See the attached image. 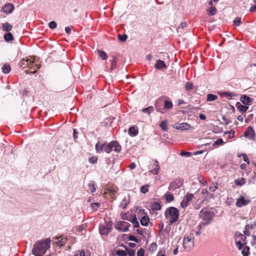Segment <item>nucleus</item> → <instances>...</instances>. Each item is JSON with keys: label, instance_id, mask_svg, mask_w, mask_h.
Instances as JSON below:
<instances>
[{"label": "nucleus", "instance_id": "1", "mask_svg": "<svg viewBox=\"0 0 256 256\" xmlns=\"http://www.w3.org/2000/svg\"><path fill=\"white\" fill-rule=\"evenodd\" d=\"M50 240L46 238L36 242L33 247L32 252L36 256H42L47 250L50 248Z\"/></svg>", "mask_w": 256, "mask_h": 256}, {"label": "nucleus", "instance_id": "2", "mask_svg": "<svg viewBox=\"0 0 256 256\" xmlns=\"http://www.w3.org/2000/svg\"><path fill=\"white\" fill-rule=\"evenodd\" d=\"M20 66L23 69L29 68V70H26V74H35L40 68L39 66L34 64V58L32 57L22 59Z\"/></svg>", "mask_w": 256, "mask_h": 256}, {"label": "nucleus", "instance_id": "3", "mask_svg": "<svg viewBox=\"0 0 256 256\" xmlns=\"http://www.w3.org/2000/svg\"><path fill=\"white\" fill-rule=\"evenodd\" d=\"M164 216L166 219L168 220L170 224H173L176 222L178 218L179 210L175 207H169L166 210Z\"/></svg>", "mask_w": 256, "mask_h": 256}, {"label": "nucleus", "instance_id": "4", "mask_svg": "<svg viewBox=\"0 0 256 256\" xmlns=\"http://www.w3.org/2000/svg\"><path fill=\"white\" fill-rule=\"evenodd\" d=\"M214 216V213L206 208H203L200 212V217L205 221L202 223L204 225L210 224Z\"/></svg>", "mask_w": 256, "mask_h": 256}, {"label": "nucleus", "instance_id": "5", "mask_svg": "<svg viewBox=\"0 0 256 256\" xmlns=\"http://www.w3.org/2000/svg\"><path fill=\"white\" fill-rule=\"evenodd\" d=\"M194 236L192 233L186 235L184 238L183 246L186 251H190L194 248Z\"/></svg>", "mask_w": 256, "mask_h": 256}, {"label": "nucleus", "instance_id": "6", "mask_svg": "<svg viewBox=\"0 0 256 256\" xmlns=\"http://www.w3.org/2000/svg\"><path fill=\"white\" fill-rule=\"evenodd\" d=\"M122 150L120 144L116 141H112L107 144L105 148V152L106 153H110L112 151L114 150L116 152H118Z\"/></svg>", "mask_w": 256, "mask_h": 256}, {"label": "nucleus", "instance_id": "7", "mask_svg": "<svg viewBox=\"0 0 256 256\" xmlns=\"http://www.w3.org/2000/svg\"><path fill=\"white\" fill-rule=\"evenodd\" d=\"M130 224L125 221L118 222L115 225L116 229L122 232H126L128 230V228Z\"/></svg>", "mask_w": 256, "mask_h": 256}, {"label": "nucleus", "instance_id": "8", "mask_svg": "<svg viewBox=\"0 0 256 256\" xmlns=\"http://www.w3.org/2000/svg\"><path fill=\"white\" fill-rule=\"evenodd\" d=\"M250 200L248 198H246L244 196H241L236 200V206L238 208L246 206L250 204Z\"/></svg>", "mask_w": 256, "mask_h": 256}, {"label": "nucleus", "instance_id": "9", "mask_svg": "<svg viewBox=\"0 0 256 256\" xmlns=\"http://www.w3.org/2000/svg\"><path fill=\"white\" fill-rule=\"evenodd\" d=\"M194 198V195L192 194H187L183 198L180 202V206L182 208H186L189 204L190 202Z\"/></svg>", "mask_w": 256, "mask_h": 256}, {"label": "nucleus", "instance_id": "10", "mask_svg": "<svg viewBox=\"0 0 256 256\" xmlns=\"http://www.w3.org/2000/svg\"><path fill=\"white\" fill-rule=\"evenodd\" d=\"M111 225L108 224H100L99 227L100 232L101 234L107 235L111 230Z\"/></svg>", "mask_w": 256, "mask_h": 256}, {"label": "nucleus", "instance_id": "11", "mask_svg": "<svg viewBox=\"0 0 256 256\" xmlns=\"http://www.w3.org/2000/svg\"><path fill=\"white\" fill-rule=\"evenodd\" d=\"M107 144L105 142L98 141L96 144L95 148L96 152L100 153L105 152V148L107 146Z\"/></svg>", "mask_w": 256, "mask_h": 256}, {"label": "nucleus", "instance_id": "12", "mask_svg": "<svg viewBox=\"0 0 256 256\" xmlns=\"http://www.w3.org/2000/svg\"><path fill=\"white\" fill-rule=\"evenodd\" d=\"M244 136L250 139L254 138L256 136V134L254 128L252 126L248 127L244 132Z\"/></svg>", "mask_w": 256, "mask_h": 256}, {"label": "nucleus", "instance_id": "13", "mask_svg": "<svg viewBox=\"0 0 256 256\" xmlns=\"http://www.w3.org/2000/svg\"><path fill=\"white\" fill-rule=\"evenodd\" d=\"M2 10L6 14H11L14 9V5L10 3L7 4L2 7Z\"/></svg>", "mask_w": 256, "mask_h": 256}, {"label": "nucleus", "instance_id": "14", "mask_svg": "<svg viewBox=\"0 0 256 256\" xmlns=\"http://www.w3.org/2000/svg\"><path fill=\"white\" fill-rule=\"evenodd\" d=\"M163 105L164 100L162 98H159L156 102L155 108L158 112L164 113Z\"/></svg>", "mask_w": 256, "mask_h": 256}, {"label": "nucleus", "instance_id": "15", "mask_svg": "<svg viewBox=\"0 0 256 256\" xmlns=\"http://www.w3.org/2000/svg\"><path fill=\"white\" fill-rule=\"evenodd\" d=\"M240 101L245 105H250L252 102V100L249 96L244 95L241 96Z\"/></svg>", "mask_w": 256, "mask_h": 256}, {"label": "nucleus", "instance_id": "16", "mask_svg": "<svg viewBox=\"0 0 256 256\" xmlns=\"http://www.w3.org/2000/svg\"><path fill=\"white\" fill-rule=\"evenodd\" d=\"M155 67L157 69L161 70L164 68H166V66L164 61L158 60H157V62L155 64Z\"/></svg>", "mask_w": 256, "mask_h": 256}, {"label": "nucleus", "instance_id": "17", "mask_svg": "<svg viewBox=\"0 0 256 256\" xmlns=\"http://www.w3.org/2000/svg\"><path fill=\"white\" fill-rule=\"evenodd\" d=\"M150 222L149 217L147 215L142 216L140 219V222L142 226H146Z\"/></svg>", "mask_w": 256, "mask_h": 256}, {"label": "nucleus", "instance_id": "18", "mask_svg": "<svg viewBox=\"0 0 256 256\" xmlns=\"http://www.w3.org/2000/svg\"><path fill=\"white\" fill-rule=\"evenodd\" d=\"M216 12L217 10L214 6H210L206 10V14L209 16L214 15Z\"/></svg>", "mask_w": 256, "mask_h": 256}, {"label": "nucleus", "instance_id": "19", "mask_svg": "<svg viewBox=\"0 0 256 256\" xmlns=\"http://www.w3.org/2000/svg\"><path fill=\"white\" fill-rule=\"evenodd\" d=\"M138 128L136 126H131L128 130V134L131 136H136L138 134Z\"/></svg>", "mask_w": 256, "mask_h": 256}, {"label": "nucleus", "instance_id": "20", "mask_svg": "<svg viewBox=\"0 0 256 256\" xmlns=\"http://www.w3.org/2000/svg\"><path fill=\"white\" fill-rule=\"evenodd\" d=\"M236 106L238 110L240 112H246L248 108V107L241 104L240 102H237Z\"/></svg>", "mask_w": 256, "mask_h": 256}, {"label": "nucleus", "instance_id": "21", "mask_svg": "<svg viewBox=\"0 0 256 256\" xmlns=\"http://www.w3.org/2000/svg\"><path fill=\"white\" fill-rule=\"evenodd\" d=\"M12 26L8 22H5L2 24V29L4 31L10 32L12 30Z\"/></svg>", "mask_w": 256, "mask_h": 256}, {"label": "nucleus", "instance_id": "22", "mask_svg": "<svg viewBox=\"0 0 256 256\" xmlns=\"http://www.w3.org/2000/svg\"><path fill=\"white\" fill-rule=\"evenodd\" d=\"M153 166H154V168L152 169V172L154 174H158L159 171L158 162V161H155Z\"/></svg>", "mask_w": 256, "mask_h": 256}, {"label": "nucleus", "instance_id": "23", "mask_svg": "<svg viewBox=\"0 0 256 256\" xmlns=\"http://www.w3.org/2000/svg\"><path fill=\"white\" fill-rule=\"evenodd\" d=\"M161 208L160 204L158 202H154L152 204L151 208L152 210H159Z\"/></svg>", "mask_w": 256, "mask_h": 256}, {"label": "nucleus", "instance_id": "24", "mask_svg": "<svg viewBox=\"0 0 256 256\" xmlns=\"http://www.w3.org/2000/svg\"><path fill=\"white\" fill-rule=\"evenodd\" d=\"M164 197L166 201L168 202H171L174 200V196L170 192H166L164 194Z\"/></svg>", "mask_w": 256, "mask_h": 256}, {"label": "nucleus", "instance_id": "25", "mask_svg": "<svg viewBox=\"0 0 256 256\" xmlns=\"http://www.w3.org/2000/svg\"><path fill=\"white\" fill-rule=\"evenodd\" d=\"M190 127V124L187 123H182L179 124L178 126L177 127V129L180 130H188Z\"/></svg>", "mask_w": 256, "mask_h": 256}, {"label": "nucleus", "instance_id": "26", "mask_svg": "<svg viewBox=\"0 0 256 256\" xmlns=\"http://www.w3.org/2000/svg\"><path fill=\"white\" fill-rule=\"evenodd\" d=\"M234 238L236 241L238 240H243L244 239L246 238V236L242 234L240 232H237L234 234Z\"/></svg>", "mask_w": 256, "mask_h": 256}, {"label": "nucleus", "instance_id": "27", "mask_svg": "<svg viewBox=\"0 0 256 256\" xmlns=\"http://www.w3.org/2000/svg\"><path fill=\"white\" fill-rule=\"evenodd\" d=\"M4 37V40L7 42H10L14 39L13 35L10 32L5 34Z\"/></svg>", "mask_w": 256, "mask_h": 256}, {"label": "nucleus", "instance_id": "28", "mask_svg": "<svg viewBox=\"0 0 256 256\" xmlns=\"http://www.w3.org/2000/svg\"><path fill=\"white\" fill-rule=\"evenodd\" d=\"M164 109H171L172 107V104L171 102H170L167 100H165L164 101Z\"/></svg>", "mask_w": 256, "mask_h": 256}, {"label": "nucleus", "instance_id": "29", "mask_svg": "<svg viewBox=\"0 0 256 256\" xmlns=\"http://www.w3.org/2000/svg\"><path fill=\"white\" fill-rule=\"evenodd\" d=\"M246 183L245 179L243 178L240 179H236L234 180V184L238 186H242Z\"/></svg>", "mask_w": 256, "mask_h": 256}, {"label": "nucleus", "instance_id": "30", "mask_svg": "<svg viewBox=\"0 0 256 256\" xmlns=\"http://www.w3.org/2000/svg\"><path fill=\"white\" fill-rule=\"evenodd\" d=\"M11 70L10 66L8 64H4L2 67V71L4 74H8Z\"/></svg>", "mask_w": 256, "mask_h": 256}, {"label": "nucleus", "instance_id": "31", "mask_svg": "<svg viewBox=\"0 0 256 256\" xmlns=\"http://www.w3.org/2000/svg\"><path fill=\"white\" fill-rule=\"evenodd\" d=\"M98 56L100 57L103 60H106L108 58V55L106 52H105L102 50H98Z\"/></svg>", "mask_w": 256, "mask_h": 256}, {"label": "nucleus", "instance_id": "32", "mask_svg": "<svg viewBox=\"0 0 256 256\" xmlns=\"http://www.w3.org/2000/svg\"><path fill=\"white\" fill-rule=\"evenodd\" d=\"M158 248V246L156 242H152L148 247V250L151 252H155Z\"/></svg>", "mask_w": 256, "mask_h": 256}, {"label": "nucleus", "instance_id": "33", "mask_svg": "<svg viewBox=\"0 0 256 256\" xmlns=\"http://www.w3.org/2000/svg\"><path fill=\"white\" fill-rule=\"evenodd\" d=\"M67 242V238H62L61 240H58L56 242V244L58 246L60 247H62L64 246Z\"/></svg>", "mask_w": 256, "mask_h": 256}, {"label": "nucleus", "instance_id": "34", "mask_svg": "<svg viewBox=\"0 0 256 256\" xmlns=\"http://www.w3.org/2000/svg\"><path fill=\"white\" fill-rule=\"evenodd\" d=\"M218 98V97L217 96L210 94L207 95L206 100L208 102H210V101L215 100H217Z\"/></svg>", "mask_w": 256, "mask_h": 256}, {"label": "nucleus", "instance_id": "35", "mask_svg": "<svg viewBox=\"0 0 256 256\" xmlns=\"http://www.w3.org/2000/svg\"><path fill=\"white\" fill-rule=\"evenodd\" d=\"M133 224L134 228H138L140 226L139 223L137 220L136 216H134L131 220H130Z\"/></svg>", "mask_w": 256, "mask_h": 256}, {"label": "nucleus", "instance_id": "36", "mask_svg": "<svg viewBox=\"0 0 256 256\" xmlns=\"http://www.w3.org/2000/svg\"><path fill=\"white\" fill-rule=\"evenodd\" d=\"M154 110V107L152 106H150L148 108H143L142 111L143 112L149 114H150V112H152Z\"/></svg>", "mask_w": 256, "mask_h": 256}, {"label": "nucleus", "instance_id": "37", "mask_svg": "<svg viewBox=\"0 0 256 256\" xmlns=\"http://www.w3.org/2000/svg\"><path fill=\"white\" fill-rule=\"evenodd\" d=\"M116 254L119 256H126L127 252L122 250H118L116 251Z\"/></svg>", "mask_w": 256, "mask_h": 256}, {"label": "nucleus", "instance_id": "38", "mask_svg": "<svg viewBox=\"0 0 256 256\" xmlns=\"http://www.w3.org/2000/svg\"><path fill=\"white\" fill-rule=\"evenodd\" d=\"M150 186L148 184H146L143 186H142L140 188V192L143 194H146L148 191V188Z\"/></svg>", "mask_w": 256, "mask_h": 256}, {"label": "nucleus", "instance_id": "39", "mask_svg": "<svg viewBox=\"0 0 256 256\" xmlns=\"http://www.w3.org/2000/svg\"><path fill=\"white\" fill-rule=\"evenodd\" d=\"M218 182H216L215 183L213 184L212 186H210L209 188V190L210 192H215V190H217L218 188Z\"/></svg>", "mask_w": 256, "mask_h": 256}, {"label": "nucleus", "instance_id": "40", "mask_svg": "<svg viewBox=\"0 0 256 256\" xmlns=\"http://www.w3.org/2000/svg\"><path fill=\"white\" fill-rule=\"evenodd\" d=\"M116 68V62L115 58H114L111 62L110 72L114 70Z\"/></svg>", "mask_w": 256, "mask_h": 256}, {"label": "nucleus", "instance_id": "41", "mask_svg": "<svg viewBox=\"0 0 256 256\" xmlns=\"http://www.w3.org/2000/svg\"><path fill=\"white\" fill-rule=\"evenodd\" d=\"M160 127L162 130H168L167 122L166 121H162L160 124Z\"/></svg>", "mask_w": 256, "mask_h": 256}, {"label": "nucleus", "instance_id": "42", "mask_svg": "<svg viewBox=\"0 0 256 256\" xmlns=\"http://www.w3.org/2000/svg\"><path fill=\"white\" fill-rule=\"evenodd\" d=\"M88 187L89 190H90L91 192H94L96 191L95 186L93 182L90 183L88 184Z\"/></svg>", "mask_w": 256, "mask_h": 256}, {"label": "nucleus", "instance_id": "43", "mask_svg": "<svg viewBox=\"0 0 256 256\" xmlns=\"http://www.w3.org/2000/svg\"><path fill=\"white\" fill-rule=\"evenodd\" d=\"M224 144V141L222 138H219L217 140L215 141L212 146H217L218 145H222Z\"/></svg>", "mask_w": 256, "mask_h": 256}, {"label": "nucleus", "instance_id": "44", "mask_svg": "<svg viewBox=\"0 0 256 256\" xmlns=\"http://www.w3.org/2000/svg\"><path fill=\"white\" fill-rule=\"evenodd\" d=\"M98 158L96 156H93L89 158L88 162L91 164H96L97 162Z\"/></svg>", "mask_w": 256, "mask_h": 256}, {"label": "nucleus", "instance_id": "45", "mask_svg": "<svg viewBox=\"0 0 256 256\" xmlns=\"http://www.w3.org/2000/svg\"><path fill=\"white\" fill-rule=\"evenodd\" d=\"M128 38V36L126 34H119L118 36V38L120 41L125 42Z\"/></svg>", "mask_w": 256, "mask_h": 256}, {"label": "nucleus", "instance_id": "46", "mask_svg": "<svg viewBox=\"0 0 256 256\" xmlns=\"http://www.w3.org/2000/svg\"><path fill=\"white\" fill-rule=\"evenodd\" d=\"M234 25H236V26H240L242 22H241V18L239 17H236L235 18L234 21Z\"/></svg>", "mask_w": 256, "mask_h": 256}, {"label": "nucleus", "instance_id": "47", "mask_svg": "<svg viewBox=\"0 0 256 256\" xmlns=\"http://www.w3.org/2000/svg\"><path fill=\"white\" fill-rule=\"evenodd\" d=\"M185 88L187 90H192L193 88V84L190 82H186L185 86Z\"/></svg>", "mask_w": 256, "mask_h": 256}, {"label": "nucleus", "instance_id": "48", "mask_svg": "<svg viewBox=\"0 0 256 256\" xmlns=\"http://www.w3.org/2000/svg\"><path fill=\"white\" fill-rule=\"evenodd\" d=\"M100 204L98 202H94L91 204V207L92 210H96L100 206Z\"/></svg>", "mask_w": 256, "mask_h": 256}, {"label": "nucleus", "instance_id": "49", "mask_svg": "<svg viewBox=\"0 0 256 256\" xmlns=\"http://www.w3.org/2000/svg\"><path fill=\"white\" fill-rule=\"evenodd\" d=\"M48 26L51 29H54L56 28L57 24L54 21H51L49 23Z\"/></svg>", "mask_w": 256, "mask_h": 256}, {"label": "nucleus", "instance_id": "50", "mask_svg": "<svg viewBox=\"0 0 256 256\" xmlns=\"http://www.w3.org/2000/svg\"><path fill=\"white\" fill-rule=\"evenodd\" d=\"M85 252L83 250L76 251L74 254V256H84Z\"/></svg>", "mask_w": 256, "mask_h": 256}, {"label": "nucleus", "instance_id": "51", "mask_svg": "<svg viewBox=\"0 0 256 256\" xmlns=\"http://www.w3.org/2000/svg\"><path fill=\"white\" fill-rule=\"evenodd\" d=\"M144 250L142 248H140L137 252V256H144Z\"/></svg>", "mask_w": 256, "mask_h": 256}, {"label": "nucleus", "instance_id": "52", "mask_svg": "<svg viewBox=\"0 0 256 256\" xmlns=\"http://www.w3.org/2000/svg\"><path fill=\"white\" fill-rule=\"evenodd\" d=\"M249 250V248L248 246H246L242 251V255L244 256H248Z\"/></svg>", "mask_w": 256, "mask_h": 256}, {"label": "nucleus", "instance_id": "53", "mask_svg": "<svg viewBox=\"0 0 256 256\" xmlns=\"http://www.w3.org/2000/svg\"><path fill=\"white\" fill-rule=\"evenodd\" d=\"M124 248H126V251H128V254L130 256H134L135 255V250H128L127 248L125 246Z\"/></svg>", "mask_w": 256, "mask_h": 256}, {"label": "nucleus", "instance_id": "54", "mask_svg": "<svg viewBox=\"0 0 256 256\" xmlns=\"http://www.w3.org/2000/svg\"><path fill=\"white\" fill-rule=\"evenodd\" d=\"M242 156L244 160L248 164H249L250 160L249 159L247 156V155L246 154H242Z\"/></svg>", "mask_w": 256, "mask_h": 256}, {"label": "nucleus", "instance_id": "55", "mask_svg": "<svg viewBox=\"0 0 256 256\" xmlns=\"http://www.w3.org/2000/svg\"><path fill=\"white\" fill-rule=\"evenodd\" d=\"M128 240H130L134 241V242H138V238L136 236H134L132 235H130L128 236Z\"/></svg>", "mask_w": 256, "mask_h": 256}, {"label": "nucleus", "instance_id": "56", "mask_svg": "<svg viewBox=\"0 0 256 256\" xmlns=\"http://www.w3.org/2000/svg\"><path fill=\"white\" fill-rule=\"evenodd\" d=\"M180 155L182 156H190L191 155V153L190 152H186L182 151L180 153Z\"/></svg>", "mask_w": 256, "mask_h": 256}, {"label": "nucleus", "instance_id": "57", "mask_svg": "<svg viewBox=\"0 0 256 256\" xmlns=\"http://www.w3.org/2000/svg\"><path fill=\"white\" fill-rule=\"evenodd\" d=\"M166 251L165 250H160L158 251L156 256H165Z\"/></svg>", "mask_w": 256, "mask_h": 256}, {"label": "nucleus", "instance_id": "58", "mask_svg": "<svg viewBox=\"0 0 256 256\" xmlns=\"http://www.w3.org/2000/svg\"><path fill=\"white\" fill-rule=\"evenodd\" d=\"M236 246L238 248V249H241L242 246V244L241 242V240H238L236 241Z\"/></svg>", "mask_w": 256, "mask_h": 256}, {"label": "nucleus", "instance_id": "59", "mask_svg": "<svg viewBox=\"0 0 256 256\" xmlns=\"http://www.w3.org/2000/svg\"><path fill=\"white\" fill-rule=\"evenodd\" d=\"M222 120H224L226 125L228 124L230 122V120L224 116L222 117Z\"/></svg>", "mask_w": 256, "mask_h": 256}, {"label": "nucleus", "instance_id": "60", "mask_svg": "<svg viewBox=\"0 0 256 256\" xmlns=\"http://www.w3.org/2000/svg\"><path fill=\"white\" fill-rule=\"evenodd\" d=\"M174 182H171L168 186V189L170 190H174V189L176 188L175 186H174Z\"/></svg>", "mask_w": 256, "mask_h": 256}, {"label": "nucleus", "instance_id": "61", "mask_svg": "<svg viewBox=\"0 0 256 256\" xmlns=\"http://www.w3.org/2000/svg\"><path fill=\"white\" fill-rule=\"evenodd\" d=\"M223 94L224 95V96L228 98H229L230 97L231 98L233 96V94L232 93H230L228 92H224Z\"/></svg>", "mask_w": 256, "mask_h": 256}, {"label": "nucleus", "instance_id": "62", "mask_svg": "<svg viewBox=\"0 0 256 256\" xmlns=\"http://www.w3.org/2000/svg\"><path fill=\"white\" fill-rule=\"evenodd\" d=\"M186 26V24L184 22H182L178 26V28H184Z\"/></svg>", "mask_w": 256, "mask_h": 256}, {"label": "nucleus", "instance_id": "63", "mask_svg": "<svg viewBox=\"0 0 256 256\" xmlns=\"http://www.w3.org/2000/svg\"><path fill=\"white\" fill-rule=\"evenodd\" d=\"M252 117H253V114H250L248 118H246L245 120V122H248V121H250L251 119L252 118Z\"/></svg>", "mask_w": 256, "mask_h": 256}, {"label": "nucleus", "instance_id": "64", "mask_svg": "<svg viewBox=\"0 0 256 256\" xmlns=\"http://www.w3.org/2000/svg\"><path fill=\"white\" fill-rule=\"evenodd\" d=\"M136 164H135L134 162L131 163L129 166V168L130 170H134L136 168Z\"/></svg>", "mask_w": 256, "mask_h": 256}]
</instances>
